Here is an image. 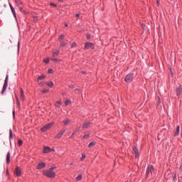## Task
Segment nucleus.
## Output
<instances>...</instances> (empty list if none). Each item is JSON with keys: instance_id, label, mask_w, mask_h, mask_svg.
I'll use <instances>...</instances> for the list:
<instances>
[{"instance_id": "obj_1", "label": "nucleus", "mask_w": 182, "mask_h": 182, "mask_svg": "<svg viewBox=\"0 0 182 182\" xmlns=\"http://www.w3.org/2000/svg\"><path fill=\"white\" fill-rule=\"evenodd\" d=\"M55 168H56V167L53 166L48 170L44 171L43 172V176H46V177H48L49 178H55V177H56V172L53 171Z\"/></svg>"}, {"instance_id": "obj_2", "label": "nucleus", "mask_w": 182, "mask_h": 182, "mask_svg": "<svg viewBox=\"0 0 182 182\" xmlns=\"http://www.w3.org/2000/svg\"><path fill=\"white\" fill-rule=\"evenodd\" d=\"M8 80H9V75H7L6 77V79L4 80L3 88L1 90V95H4V93H5V92H6V89L8 88Z\"/></svg>"}, {"instance_id": "obj_3", "label": "nucleus", "mask_w": 182, "mask_h": 182, "mask_svg": "<svg viewBox=\"0 0 182 182\" xmlns=\"http://www.w3.org/2000/svg\"><path fill=\"white\" fill-rule=\"evenodd\" d=\"M154 171V167L153 166V165H149L146 168V177H149V176H150V173L151 174H153V172Z\"/></svg>"}, {"instance_id": "obj_4", "label": "nucleus", "mask_w": 182, "mask_h": 182, "mask_svg": "<svg viewBox=\"0 0 182 182\" xmlns=\"http://www.w3.org/2000/svg\"><path fill=\"white\" fill-rule=\"evenodd\" d=\"M134 76V74H133V73H129V74L127 75L125 77V79H124L125 82L127 83H130V82L133 81Z\"/></svg>"}, {"instance_id": "obj_5", "label": "nucleus", "mask_w": 182, "mask_h": 182, "mask_svg": "<svg viewBox=\"0 0 182 182\" xmlns=\"http://www.w3.org/2000/svg\"><path fill=\"white\" fill-rule=\"evenodd\" d=\"M55 124V122H51L49 124H46L43 128H41V132H46L47 130H49Z\"/></svg>"}, {"instance_id": "obj_6", "label": "nucleus", "mask_w": 182, "mask_h": 182, "mask_svg": "<svg viewBox=\"0 0 182 182\" xmlns=\"http://www.w3.org/2000/svg\"><path fill=\"white\" fill-rule=\"evenodd\" d=\"M89 49H95V44L90 42L85 43V50H87Z\"/></svg>"}, {"instance_id": "obj_7", "label": "nucleus", "mask_w": 182, "mask_h": 182, "mask_svg": "<svg viewBox=\"0 0 182 182\" xmlns=\"http://www.w3.org/2000/svg\"><path fill=\"white\" fill-rule=\"evenodd\" d=\"M14 174H16L17 177H21V176H22L21 168H19L18 166H16L14 171Z\"/></svg>"}, {"instance_id": "obj_8", "label": "nucleus", "mask_w": 182, "mask_h": 182, "mask_svg": "<svg viewBox=\"0 0 182 182\" xmlns=\"http://www.w3.org/2000/svg\"><path fill=\"white\" fill-rule=\"evenodd\" d=\"M65 132H66V129H62L60 132L57 134V135L55 136V139H60L62 136L65 134Z\"/></svg>"}, {"instance_id": "obj_9", "label": "nucleus", "mask_w": 182, "mask_h": 182, "mask_svg": "<svg viewBox=\"0 0 182 182\" xmlns=\"http://www.w3.org/2000/svg\"><path fill=\"white\" fill-rule=\"evenodd\" d=\"M132 150L133 154H135V157L139 159V149H137V146H134Z\"/></svg>"}, {"instance_id": "obj_10", "label": "nucleus", "mask_w": 182, "mask_h": 182, "mask_svg": "<svg viewBox=\"0 0 182 182\" xmlns=\"http://www.w3.org/2000/svg\"><path fill=\"white\" fill-rule=\"evenodd\" d=\"M71 120L69 119V118H65L64 120H63L62 123L63 126H68V124H70Z\"/></svg>"}, {"instance_id": "obj_11", "label": "nucleus", "mask_w": 182, "mask_h": 182, "mask_svg": "<svg viewBox=\"0 0 182 182\" xmlns=\"http://www.w3.org/2000/svg\"><path fill=\"white\" fill-rule=\"evenodd\" d=\"M46 167V163L38 164L37 166V170H41V168H45Z\"/></svg>"}, {"instance_id": "obj_12", "label": "nucleus", "mask_w": 182, "mask_h": 182, "mask_svg": "<svg viewBox=\"0 0 182 182\" xmlns=\"http://www.w3.org/2000/svg\"><path fill=\"white\" fill-rule=\"evenodd\" d=\"M50 151H52V149L49 148V146H44L43 153V154H48V153H50Z\"/></svg>"}, {"instance_id": "obj_13", "label": "nucleus", "mask_w": 182, "mask_h": 182, "mask_svg": "<svg viewBox=\"0 0 182 182\" xmlns=\"http://www.w3.org/2000/svg\"><path fill=\"white\" fill-rule=\"evenodd\" d=\"M10 9L14 16V18H16V12H15V9H14V6H12V4L9 3Z\"/></svg>"}, {"instance_id": "obj_14", "label": "nucleus", "mask_w": 182, "mask_h": 182, "mask_svg": "<svg viewBox=\"0 0 182 182\" xmlns=\"http://www.w3.org/2000/svg\"><path fill=\"white\" fill-rule=\"evenodd\" d=\"M181 93H182V86L180 85V86L176 89V95H177L178 96H181Z\"/></svg>"}, {"instance_id": "obj_15", "label": "nucleus", "mask_w": 182, "mask_h": 182, "mask_svg": "<svg viewBox=\"0 0 182 182\" xmlns=\"http://www.w3.org/2000/svg\"><path fill=\"white\" fill-rule=\"evenodd\" d=\"M11 162V152H8L6 155V163L7 164H9Z\"/></svg>"}, {"instance_id": "obj_16", "label": "nucleus", "mask_w": 182, "mask_h": 182, "mask_svg": "<svg viewBox=\"0 0 182 182\" xmlns=\"http://www.w3.org/2000/svg\"><path fill=\"white\" fill-rule=\"evenodd\" d=\"M92 124L90 122H85L82 125V129H87Z\"/></svg>"}, {"instance_id": "obj_17", "label": "nucleus", "mask_w": 182, "mask_h": 182, "mask_svg": "<svg viewBox=\"0 0 182 182\" xmlns=\"http://www.w3.org/2000/svg\"><path fill=\"white\" fill-rule=\"evenodd\" d=\"M178 134H180V126L179 125H178L176 127V131L175 132L174 136H178Z\"/></svg>"}, {"instance_id": "obj_18", "label": "nucleus", "mask_w": 182, "mask_h": 182, "mask_svg": "<svg viewBox=\"0 0 182 182\" xmlns=\"http://www.w3.org/2000/svg\"><path fill=\"white\" fill-rule=\"evenodd\" d=\"M21 100H25V94L23 93V90L21 88Z\"/></svg>"}, {"instance_id": "obj_19", "label": "nucleus", "mask_w": 182, "mask_h": 182, "mask_svg": "<svg viewBox=\"0 0 182 182\" xmlns=\"http://www.w3.org/2000/svg\"><path fill=\"white\" fill-rule=\"evenodd\" d=\"M50 60H53V62H55V63L60 62V59L55 58V57H52Z\"/></svg>"}, {"instance_id": "obj_20", "label": "nucleus", "mask_w": 182, "mask_h": 182, "mask_svg": "<svg viewBox=\"0 0 182 182\" xmlns=\"http://www.w3.org/2000/svg\"><path fill=\"white\" fill-rule=\"evenodd\" d=\"M46 85H47V86H48V87H53V86H54L53 82H52V81L46 82Z\"/></svg>"}, {"instance_id": "obj_21", "label": "nucleus", "mask_w": 182, "mask_h": 182, "mask_svg": "<svg viewBox=\"0 0 182 182\" xmlns=\"http://www.w3.org/2000/svg\"><path fill=\"white\" fill-rule=\"evenodd\" d=\"M17 6H22V1L21 0H15Z\"/></svg>"}, {"instance_id": "obj_22", "label": "nucleus", "mask_w": 182, "mask_h": 182, "mask_svg": "<svg viewBox=\"0 0 182 182\" xmlns=\"http://www.w3.org/2000/svg\"><path fill=\"white\" fill-rule=\"evenodd\" d=\"M14 139V134L12 133V129H9V139L12 140Z\"/></svg>"}, {"instance_id": "obj_23", "label": "nucleus", "mask_w": 182, "mask_h": 182, "mask_svg": "<svg viewBox=\"0 0 182 182\" xmlns=\"http://www.w3.org/2000/svg\"><path fill=\"white\" fill-rule=\"evenodd\" d=\"M46 77V76L45 75H41V76H39L38 78H37V82H39V80H43V79H45Z\"/></svg>"}, {"instance_id": "obj_24", "label": "nucleus", "mask_w": 182, "mask_h": 182, "mask_svg": "<svg viewBox=\"0 0 182 182\" xmlns=\"http://www.w3.org/2000/svg\"><path fill=\"white\" fill-rule=\"evenodd\" d=\"M61 105H62V101H61V100H58V101H57V102H55V106H56L57 107H60Z\"/></svg>"}, {"instance_id": "obj_25", "label": "nucleus", "mask_w": 182, "mask_h": 182, "mask_svg": "<svg viewBox=\"0 0 182 182\" xmlns=\"http://www.w3.org/2000/svg\"><path fill=\"white\" fill-rule=\"evenodd\" d=\"M58 55H59V50L53 51V58H55V56H58Z\"/></svg>"}, {"instance_id": "obj_26", "label": "nucleus", "mask_w": 182, "mask_h": 182, "mask_svg": "<svg viewBox=\"0 0 182 182\" xmlns=\"http://www.w3.org/2000/svg\"><path fill=\"white\" fill-rule=\"evenodd\" d=\"M22 144H23V141L21 139H18V147H21V146H22Z\"/></svg>"}, {"instance_id": "obj_27", "label": "nucleus", "mask_w": 182, "mask_h": 182, "mask_svg": "<svg viewBox=\"0 0 182 182\" xmlns=\"http://www.w3.org/2000/svg\"><path fill=\"white\" fill-rule=\"evenodd\" d=\"M94 146H96V142H90L88 145V147H93Z\"/></svg>"}, {"instance_id": "obj_28", "label": "nucleus", "mask_w": 182, "mask_h": 182, "mask_svg": "<svg viewBox=\"0 0 182 182\" xmlns=\"http://www.w3.org/2000/svg\"><path fill=\"white\" fill-rule=\"evenodd\" d=\"M82 175L80 174L76 177L75 180H77V181H80V180H82Z\"/></svg>"}, {"instance_id": "obj_29", "label": "nucleus", "mask_w": 182, "mask_h": 182, "mask_svg": "<svg viewBox=\"0 0 182 182\" xmlns=\"http://www.w3.org/2000/svg\"><path fill=\"white\" fill-rule=\"evenodd\" d=\"M70 103H71V102H70V100H66L65 101V106H68V105H70Z\"/></svg>"}, {"instance_id": "obj_30", "label": "nucleus", "mask_w": 182, "mask_h": 182, "mask_svg": "<svg viewBox=\"0 0 182 182\" xmlns=\"http://www.w3.org/2000/svg\"><path fill=\"white\" fill-rule=\"evenodd\" d=\"M19 49H21V43L18 42V55H19Z\"/></svg>"}, {"instance_id": "obj_31", "label": "nucleus", "mask_w": 182, "mask_h": 182, "mask_svg": "<svg viewBox=\"0 0 182 182\" xmlns=\"http://www.w3.org/2000/svg\"><path fill=\"white\" fill-rule=\"evenodd\" d=\"M64 38H65V36H64V35H61V36H60L59 38H58L59 41H62V40H63Z\"/></svg>"}, {"instance_id": "obj_32", "label": "nucleus", "mask_w": 182, "mask_h": 182, "mask_svg": "<svg viewBox=\"0 0 182 182\" xmlns=\"http://www.w3.org/2000/svg\"><path fill=\"white\" fill-rule=\"evenodd\" d=\"M66 45H67L66 43L63 42V43H61V44H60V48H65V46Z\"/></svg>"}, {"instance_id": "obj_33", "label": "nucleus", "mask_w": 182, "mask_h": 182, "mask_svg": "<svg viewBox=\"0 0 182 182\" xmlns=\"http://www.w3.org/2000/svg\"><path fill=\"white\" fill-rule=\"evenodd\" d=\"M41 93H44V94L49 93V90H43L41 91Z\"/></svg>"}, {"instance_id": "obj_34", "label": "nucleus", "mask_w": 182, "mask_h": 182, "mask_svg": "<svg viewBox=\"0 0 182 182\" xmlns=\"http://www.w3.org/2000/svg\"><path fill=\"white\" fill-rule=\"evenodd\" d=\"M44 85H46V82H41L38 83V86H43Z\"/></svg>"}, {"instance_id": "obj_35", "label": "nucleus", "mask_w": 182, "mask_h": 182, "mask_svg": "<svg viewBox=\"0 0 182 182\" xmlns=\"http://www.w3.org/2000/svg\"><path fill=\"white\" fill-rule=\"evenodd\" d=\"M89 136H90V134H85V135L82 136V138H83V139H88Z\"/></svg>"}, {"instance_id": "obj_36", "label": "nucleus", "mask_w": 182, "mask_h": 182, "mask_svg": "<svg viewBox=\"0 0 182 182\" xmlns=\"http://www.w3.org/2000/svg\"><path fill=\"white\" fill-rule=\"evenodd\" d=\"M43 62H44L45 63H49V58H46V59L43 60Z\"/></svg>"}, {"instance_id": "obj_37", "label": "nucleus", "mask_w": 182, "mask_h": 182, "mask_svg": "<svg viewBox=\"0 0 182 182\" xmlns=\"http://www.w3.org/2000/svg\"><path fill=\"white\" fill-rule=\"evenodd\" d=\"M76 45H77L76 43H75V42L73 43L71 45V48H75Z\"/></svg>"}, {"instance_id": "obj_38", "label": "nucleus", "mask_w": 182, "mask_h": 182, "mask_svg": "<svg viewBox=\"0 0 182 182\" xmlns=\"http://www.w3.org/2000/svg\"><path fill=\"white\" fill-rule=\"evenodd\" d=\"M81 159H82V160H85V159H86V155L85 154H82Z\"/></svg>"}, {"instance_id": "obj_39", "label": "nucleus", "mask_w": 182, "mask_h": 182, "mask_svg": "<svg viewBox=\"0 0 182 182\" xmlns=\"http://www.w3.org/2000/svg\"><path fill=\"white\" fill-rule=\"evenodd\" d=\"M18 8H19L21 12H22V11H23V7H22V6H18Z\"/></svg>"}, {"instance_id": "obj_40", "label": "nucleus", "mask_w": 182, "mask_h": 182, "mask_svg": "<svg viewBox=\"0 0 182 182\" xmlns=\"http://www.w3.org/2000/svg\"><path fill=\"white\" fill-rule=\"evenodd\" d=\"M75 93H79V92H80V90L77 88V89H75Z\"/></svg>"}, {"instance_id": "obj_41", "label": "nucleus", "mask_w": 182, "mask_h": 182, "mask_svg": "<svg viewBox=\"0 0 182 182\" xmlns=\"http://www.w3.org/2000/svg\"><path fill=\"white\" fill-rule=\"evenodd\" d=\"M51 6H53L54 8H56V4L53 3H50Z\"/></svg>"}, {"instance_id": "obj_42", "label": "nucleus", "mask_w": 182, "mask_h": 182, "mask_svg": "<svg viewBox=\"0 0 182 182\" xmlns=\"http://www.w3.org/2000/svg\"><path fill=\"white\" fill-rule=\"evenodd\" d=\"M48 73H53V70L49 69L48 70Z\"/></svg>"}, {"instance_id": "obj_43", "label": "nucleus", "mask_w": 182, "mask_h": 182, "mask_svg": "<svg viewBox=\"0 0 182 182\" xmlns=\"http://www.w3.org/2000/svg\"><path fill=\"white\" fill-rule=\"evenodd\" d=\"M17 105H18V107H20L21 104L19 103V100H17Z\"/></svg>"}, {"instance_id": "obj_44", "label": "nucleus", "mask_w": 182, "mask_h": 182, "mask_svg": "<svg viewBox=\"0 0 182 182\" xmlns=\"http://www.w3.org/2000/svg\"><path fill=\"white\" fill-rule=\"evenodd\" d=\"M69 87H70V89H73L74 86H73V85H70Z\"/></svg>"}, {"instance_id": "obj_45", "label": "nucleus", "mask_w": 182, "mask_h": 182, "mask_svg": "<svg viewBox=\"0 0 182 182\" xmlns=\"http://www.w3.org/2000/svg\"><path fill=\"white\" fill-rule=\"evenodd\" d=\"M75 16H76V18H79V16H80V14H75Z\"/></svg>"}, {"instance_id": "obj_46", "label": "nucleus", "mask_w": 182, "mask_h": 182, "mask_svg": "<svg viewBox=\"0 0 182 182\" xmlns=\"http://www.w3.org/2000/svg\"><path fill=\"white\" fill-rule=\"evenodd\" d=\"M87 39H90V35L89 34L87 35Z\"/></svg>"}, {"instance_id": "obj_47", "label": "nucleus", "mask_w": 182, "mask_h": 182, "mask_svg": "<svg viewBox=\"0 0 182 182\" xmlns=\"http://www.w3.org/2000/svg\"><path fill=\"white\" fill-rule=\"evenodd\" d=\"M77 132H79V129H76L75 130H74V132L77 133Z\"/></svg>"}, {"instance_id": "obj_48", "label": "nucleus", "mask_w": 182, "mask_h": 182, "mask_svg": "<svg viewBox=\"0 0 182 182\" xmlns=\"http://www.w3.org/2000/svg\"><path fill=\"white\" fill-rule=\"evenodd\" d=\"M157 4L160 5V0H156Z\"/></svg>"}, {"instance_id": "obj_49", "label": "nucleus", "mask_w": 182, "mask_h": 182, "mask_svg": "<svg viewBox=\"0 0 182 182\" xmlns=\"http://www.w3.org/2000/svg\"><path fill=\"white\" fill-rule=\"evenodd\" d=\"M81 73H82V75H86V72H85V71H82Z\"/></svg>"}, {"instance_id": "obj_50", "label": "nucleus", "mask_w": 182, "mask_h": 182, "mask_svg": "<svg viewBox=\"0 0 182 182\" xmlns=\"http://www.w3.org/2000/svg\"><path fill=\"white\" fill-rule=\"evenodd\" d=\"M37 20H38V18L34 17V22H36Z\"/></svg>"}, {"instance_id": "obj_51", "label": "nucleus", "mask_w": 182, "mask_h": 182, "mask_svg": "<svg viewBox=\"0 0 182 182\" xmlns=\"http://www.w3.org/2000/svg\"><path fill=\"white\" fill-rule=\"evenodd\" d=\"M75 132H73L70 137H73L75 136Z\"/></svg>"}, {"instance_id": "obj_52", "label": "nucleus", "mask_w": 182, "mask_h": 182, "mask_svg": "<svg viewBox=\"0 0 182 182\" xmlns=\"http://www.w3.org/2000/svg\"><path fill=\"white\" fill-rule=\"evenodd\" d=\"M13 116L15 117V111H13Z\"/></svg>"}, {"instance_id": "obj_53", "label": "nucleus", "mask_w": 182, "mask_h": 182, "mask_svg": "<svg viewBox=\"0 0 182 182\" xmlns=\"http://www.w3.org/2000/svg\"><path fill=\"white\" fill-rule=\"evenodd\" d=\"M58 2H63V0H58Z\"/></svg>"}, {"instance_id": "obj_54", "label": "nucleus", "mask_w": 182, "mask_h": 182, "mask_svg": "<svg viewBox=\"0 0 182 182\" xmlns=\"http://www.w3.org/2000/svg\"><path fill=\"white\" fill-rule=\"evenodd\" d=\"M51 151H55V149H51Z\"/></svg>"}, {"instance_id": "obj_55", "label": "nucleus", "mask_w": 182, "mask_h": 182, "mask_svg": "<svg viewBox=\"0 0 182 182\" xmlns=\"http://www.w3.org/2000/svg\"><path fill=\"white\" fill-rule=\"evenodd\" d=\"M65 27H68V23H65Z\"/></svg>"}, {"instance_id": "obj_56", "label": "nucleus", "mask_w": 182, "mask_h": 182, "mask_svg": "<svg viewBox=\"0 0 182 182\" xmlns=\"http://www.w3.org/2000/svg\"><path fill=\"white\" fill-rule=\"evenodd\" d=\"M70 166H73V163L70 164Z\"/></svg>"}, {"instance_id": "obj_57", "label": "nucleus", "mask_w": 182, "mask_h": 182, "mask_svg": "<svg viewBox=\"0 0 182 182\" xmlns=\"http://www.w3.org/2000/svg\"><path fill=\"white\" fill-rule=\"evenodd\" d=\"M170 70H171V72H172V71H171V69H170Z\"/></svg>"}, {"instance_id": "obj_58", "label": "nucleus", "mask_w": 182, "mask_h": 182, "mask_svg": "<svg viewBox=\"0 0 182 182\" xmlns=\"http://www.w3.org/2000/svg\"><path fill=\"white\" fill-rule=\"evenodd\" d=\"M6 173L8 174V171H7Z\"/></svg>"}]
</instances>
